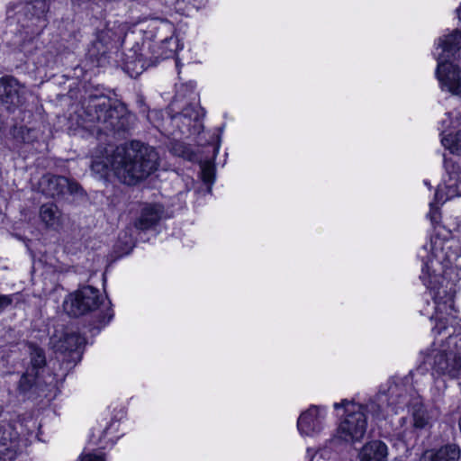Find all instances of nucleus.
<instances>
[{
  "instance_id": "f257e3e1",
  "label": "nucleus",
  "mask_w": 461,
  "mask_h": 461,
  "mask_svg": "<svg viewBox=\"0 0 461 461\" xmlns=\"http://www.w3.org/2000/svg\"><path fill=\"white\" fill-rule=\"evenodd\" d=\"M158 167V154L149 146L139 141L121 145L107 150L105 162L95 160L92 169L103 173L111 168L124 184L131 185L145 179Z\"/></svg>"
},
{
  "instance_id": "f03ea898",
  "label": "nucleus",
  "mask_w": 461,
  "mask_h": 461,
  "mask_svg": "<svg viewBox=\"0 0 461 461\" xmlns=\"http://www.w3.org/2000/svg\"><path fill=\"white\" fill-rule=\"evenodd\" d=\"M441 243L438 238H435L431 239L429 243L423 247L428 255L421 256L423 266L420 279L429 290L435 304L436 313L450 315L454 311L456 285L450 280L453 271L444 270Z\"/></svg>"
},
{
  "instance_id": "7ed1b4c3",
  "label": "nucleus",
  "mask_w": 461,
  "mask_h": 461,
  "mask_svg": "<svg viewBox=\"0 0 461 461\" xmlns=\"http://www.w3.org/2000/svg\"><path fill=\"white\" fill-rule=\"evenodd\" d=\"M453 326L449 327L439 319L432 331L435 334H447L445 344L440 348L433 349L427 362L433 374L447 375L450 378H461V332H456ZM461 329V324H460Z\"/></svg>"
},
{
  "instance_id": "20e7f679",
  "label": "nucleus",
  "mask_w": 461,
  "mask_h": 461,
  "mask_svg": "<svg viewBox=\"0 0 461 461\" xmlns=\"http://www.w3.org/2000/svg\"><path fill=\"white\" fill-rule=\"evenodd\" d=\"M144 32L145 46L148 43L149 54H142L149 65H155L162 59L173 58L180 49L177 38L174 36V25L166 20L150 19L147 26L140 24Z\"/></svg>"
},
{
  "instance_id": "39448f33",
  "label": "nucleus",
  "mask_w": 461,
  "mask_h": 461,
  "mask_svg": "<svg viewBox=\"0 0 461 461\" xmlns=\"http://www.w3.org/2000/svg\"><path fill=\"white\" fill-rule=\"evenodd\" d=\"M101 303L99 291L92 286H84L65 299L63 308L69 316L79 317L97 310Z\"/></svg>"
},
{
  "instance_id": "423d86ee",
  "label": "nucleus",
  "mask_w": 461,
  "mask_h": 461,
  "mask_svg": "<svg viewBox=\"0 0 461 461\" xmlns=\"http://www.w3.org/2000/svg\"><path fill=\"white\" fill-rule=\"evenodd\" d=\"M367 421L363 407L352 404V410L348 408V414L337 429L336 437L345 442H355L362 439L366 434Z\"/></svg>"
},
{
  "instance_id": "0eeeda50",
  "label": "nucleus",
  "mask_w": 461,
  "mask_h": 461,
  "mask_svg": "<svg viewBox=\"0 0 461 461\" xmlns=\"http://www.w3.org/2000/svg\"><path fill=\"white\" fill-rule=\"evenodd\" d=\"M39 188L46 197L56 198L69 194L73 199L83 200L86 198V194L81 186L77 182L64 176L45 175L39 182Z\"/></svg>"
},
{
  "instance_id": "6e6552de",
  "label": "nucleus",
  "mask_w": 461,
  "mask_h": 461,
  "mask_svg": "<svg viewBox=\"0 0 461 461\" xmlns=\"http://www.w3.org/2000/svg\"><path fill=\"white\" fill-rule=\"evenodd\" d=\"M85 342V339L73 330L65 331L60 336H54L50 341L54 351L62 357V360L74 365L81 359Z\"/></svg>"
},
{
  "instance_id": "1a4fd4ad",
  "label": "nucleus",
  "mask_w": 461,
  "mask_h": 461,
  "mask_svg": "<svg viewBox=\"0 0 461 461\" xmlns=\"http://www.w3.org/2000/svg\"><path fill=\"white\" fill-rule=\"evenodd\" d=\"M436 75L443 91L461 96V67L451 62H439Z\"/></svg>"
},
{
  "instance_id": "9d476101",
  "label": "nucleus",
  "mask_w": 461,
  "mask_h": 461,
  "mask_svg": "<svg viewBox=\"0 0 461 461\" xmlns=\"http://www.w3.org/2000/svg\"><path fill=\"white\" fill-rule=\"evenodd\" d=\"M25 86L14 77L0 78V101L8 110L22 105L25 100Z\"/></svg>"
},
{
  "instance_id": "9b49d317",
  "label": "nucleus",
  "mask_w": 461,
  "mask_h": 461,
  "mask_svg": "<svg viewBox=\"0 0 461 461\" xmlns=\"http://www.w3.org/2000/svg\"><path fill=\"white\" fill-rule=\"evenodd\" d=\"M325 417L324 408L312 405L298 418L297 428L301 434L313 436L322 429V420Z\"/></svg>"
},
{
  "instance_id": "f8f14e48",
  "label": "nucleus",
  "mask_w": 461,
  "mask_h": 461,
  "mask_svg": "<svg viewBox=\"0 0 461 461\" xmlns=\"http://www.w3.org/2000/svg\"><path fill=\"white\" fill-rule=\"evenodd\" d=\"M18 452V432L11 424H0V461H14Z\"/></svg>"
},
{
  "instance_id": "ddd939ff",
  "label": "nucleus",
  "mask_w": 461,
  "mask_h": 461,
  "mask_svg": "<svg viewBox=\"0 0 461 461\" xmlns=\"http://www.w3.org/2000/svg\"><path fill=\"white\" fill-rule=\"evenodd\" d=\"M172 216V212L165 210L162 203H149L140 212L132 222L133 227L139 230H147L162 220Z\"/></svg>"
},
{
  "instance_id": "4468645a",
  "label": "nucleus",
  "mask_w": 461,
  "mask_h": 461,
  "mask_svg": "<svg viewBox=\"0 0 461 461\" xmlns=\"http://www.w3.org/2000/svg\"><path fill=\"white\" fill-rule=\"evenodd\" d=\"M96 119L97 122L101 124L97 128L98 131L104 132L124 131L128 122L123 107H121L120 110L117 108L100 109Z\"/></svg>"
},
{
  "instance_id": "2eb2a0df",
  "label": "nucleus",
  "mask_w": 461,
  "mask_h": 461,
  "mask_svg": "<svg viewBox=\"0 0 461 461\" xmlns=\"http://www.w3.org/2000/svg\"><path fill=\"white\" fill-rule=\"evenodd\" d=\"M461 49V32L457 30L451 33L438 38L436 42V52L434 56L439 62H449L448 60L455 57Z\"/></svg>"
},
{
  "instance_id": "dca6fc26",
  "label": "nucleus",
  "mask_w": 461,
  "mask_h": 461,
  "mask_svg": "<svg viewBox=\"0 0 461 461\" xmlns=\"http://www.w3.org/2000/svg\"><path fill=\"white\" fill-rule=\"evenodd\" d=\"M124 35V28L116 23H110L107 26L99 31L96 34V41L93 47L96 49L97 53H104L109 46L120 44Z\"/></svg>"
},
{
  "instance_id": "f3484780",
  "label": "nucleus",
  "mask_w": 461,
  "mask_h": 461,
  "mask_svg": "<svg viewBox=\"0 0 461 461\" xmlns=\"http://www.w3.org/2000/svg\"><path fill=\"white\" fill-rule=\"evenodd\" d=\"M461 450L456 444H447L440 447L425 450L420 461H459Z\"/></svg>"
},
{
  "instance_id": "a211bd4d",
  "label": "nucleus",
  "mask_w": 461,
  "mask_h": 461,
  "mask_svg": "<svg viewBox=\"0 0 461 461\" xmlns=\"http://www.w3.org/2000/svg\"><path fill=\"white\" fill-rule=\"evenodd\" d=\"M388 447L382 440L375 439L366 442L358 453L359 461H387Z\"/></svg>"
},
{
  "instance_id": "6ab92c4d",
  "label": "nucleus",
  "mask_w": 461,
  "mask_h": 461,
  "mask_svg": "<svg viewBox=\"0 0 461 461\" xmlns=\"http://www.w3.org/2000/svg\"><path fill=\"white\" fill-rule=\"evenodd\" d=\"M360 405L363 407V411L366 415V413H369L375 420L384 419L385 408L389 406L388 399L384 393H376L366 404Z\"/></svg>"
},
{
  "instance_id": "aec40b11",
  "label": "nucleus",
  "mask_w": 461,
  "mask_h": 461,
  "mask_svg": "<svg viewBox=\"0 0 461 461\" xmlns=\"http://www.w3.org/2000/svg\"><path fill=\"white\" fill-rule=\"evenodd\" d=\"M40 217L48 228L57 230L61 226L62 215L56 203H42Z\"/></svg>"
},
{
  "instance_id": "412c9836",
  "label": "nucleus",
  "mask_w": 461,
  "mask_h": 461,
  "mask_svg": "<svg viewBox=\"0 0 461 461\" xmlns=\"http://www.w3.org/2000/svg\"><path fill=\"white\" fill-rule=\"evenodd\" d=\"M379 393H384L386 394L389 406H399L404 403L407 399L404 385L394 382L388 385L386 391H380Z\"/></svg>"
},
{
  "instance_id": "4be33fe9",
  "label": "nucleus",
  "mask_w": 461,
  "mask_h": 461,
  "mask_svg": "<svg viewBox=\"0 0 461 461\" xmlns=\"http://www.w3.org/2000/svg\"><path fill=\"white\" fill-rule=\"evenodd\" d=\"M413 427L416 429H424L429 425V416L424 405L415 401L411 407Z\"/></svg>"
},
{
  "instance_id": "5701e85b",
  "label": "nucleus",
  "mask_w": 461,
  "mask_h": 461,
  "mask_svg": "<svg viewBox=\"0 0 461 461\" xmlns=\"http://www.w3.org/2000/svg\"><path fill=\"white\" fill-rule=\"evenodd\" d=\"M31 358L32 369L30 371L36 373L46 366V356L44 350L36 344L30 342L27 345Z\"/></svg>"
},
{
  "instance_id": "b1692460",
  "label": "nucleus",
  "mask_w": 461,
  "mask_h": 461,
  "mask_svg": "<svg viewBox=\"0 0 461 461\" xmlns=\"http://www.w3.org/2000/svg\"><path fill=\"white\" fill-rule=\"evenodd\" d=\"M461 196V184L450 182L445 185H440L436 193L438 201L448 202L452 199Z\"/></svg>"
},
{
  "instance_id": "393cba45",
  "label": "nucleus",
  "mask_w": 461,
  "mask_h": 461,
  "mask_svg": "<svg viewBox=\"0 0 461 461\" xmlns=\"http://www.w3.org/2000/svg\"><path fill=\"white\" fill-rule=\"evenodd\" d=\"M442 145L452 154L461 155V130L454 135L448 134L441 138Z\"/></svg>"
},
{
  "instance_id": "a878e982",
  "label": "nucleus",
  "mask_w": 461,
  "mask_h": 461,
  "mask_svg": "<svg viewBox=\"0 0 461 461\" xmlns=\"http://www.w3.org/2000/svg\"><path fill=\"white\" fill-rule=\"evenodd\" d=\"M82 233L81 230L77 227L73 228L69 234L64 238L65 249L68 251L77 250L82 246Z\"/></svg>"
},
{
  "instance_id": "bb28decb",
  "label": "nucleus",
  "mask_w": 461,
  "mask_h": 461,
  "mask_svg": "<svg viewBox=\"0 0 461 461\" xmlns=\"http://www.w3.org/2000/svg\"><path fill=\"white\" fill-rule=\"evenodd\" d=\"M37 374L29 369L21 376L18 383L20 393L26 394L35 385Z\"/></svg>"
},
{
  "instance_id": "cd10ccee",
  "label": "nucleus",
  "mask_w": 461,
  "mask_h": 461,
  "mask_svg": "<svg viewBox=\"0 0 461 461\" xmlns=\"http://www.w3.org/2000/svg\"><path fill=\"white\" fill-rule=\"evenodd\" d=\"M149 66V62L146 61L145 58L140 55V58L137 60H129L127 59L125 62V68L128 71L131 70L132 74H131V77H133V74L139 75L141 73L146 67Z\"/></svg>"
},
{
  "instance_id": "c85d7f7f",
  "label": "nucleus",
  "mask_w": 461,
  "mask_h": 461,
  "mask_svg": "<svg viewBox=\"0 0 461 461\" xmlns=\"http://www.w3.org/2000/svg\"><path fill=\"white\" fill-rule=\"evenodd\" d=\"M131 231V228L128 227L119 236V242L123 243V248L122 249L123 254H128L135 246V240Z\"/></svg>"
},
{
  "instance_id": "c756f323",
  "label": "nucleus",
  "mask_w": 461,
  "mask_h": 461,
  "mask_svg": "<svg viewBox=\"0 0 461 461\" xmlns=\"http://www.w3.org/2000/svg\"><path fill=\"white\" fill-rule=\"evenodd\" d=\"M203 180L205 183H212L214 178V166L212 162L206 161L201 165Z\"/></svg>"
},
{
  "instance_id": "7c9ffc66",
  "label": "nucleus",
  "mask_w": 461,
  "mask_h": 461,
  "mask_svg": "<svg viewBox=\"0 0 461 461\" xmlns=\"http://www.w3.org/2000/svg\"><path fill=\"white\" fill-rule=\"evenodd\" d=\"M428 216L432 224H438L441 221V210L438 203H430Z\"/></svg>"
},
{
  "instance_id": "2f4dec72",
  "label": "nucleus",
  "mask_w": 461,
  "mask_h": 461,
  "mask_svg": "<svg viewBox=\"0 0 461 461\" xmlns=\"http://www.w3.org/2000/svg\"><path fill=\"white\" fill-rule=\"evenodd\" d=\"M81 461H105L103 454L87 453L81 456Z\"/></svg>"
},
{
  "instance_id": "473e14b6",
  "label": "nucleus",
  "mask_w": 461,
  "mask_h": 461,
  "mask_svg": "<svg viewBox=\"0 0 461 461\" xmlns=\"http://www.w3.org/2000/svg\"><path fill=\"white\" fill-rule=\"evenodd\" d=\"M13 303L12 295H0V312L6 309Z\"/></svg>"
},
{
  "instance_id": "72a5a7b5",
  "label": "nucleus",
  "mask_w": 461,
  "mask_h": 461,
  "mask_svg": "<svg viewBox=\"0 0 461 461\" xmlns=\"http://www.w3.org/2000/svg\"><path fill=\"white\" fill-rule=\"evenodd\" d=\"M352 404L355 403L348 402V400H343L340 402H335L333 406L335 409L345 408L346 411L348 412V408L352 410Z\"/></svg>"
},
{
  "instance_id": "f704fd0d",
  "label": "nucleus",
  "mask_w": 461,
  "mask_h": 461,
  "mask_svg": "<svg viewBox=\"0 0 461 461\" xmlns=\"http://www.w3.org/2000/svg\"><path fill=\"white\" fill-rule=\"evenodd\" d=\"M442 124H443L442 125L443 130H446L447 128H448L450 126L451 122H449L447 123L446 121H443Z\"/></svg>"
},
{
  "instance_id": "c9c22d12",
  "label": "nucleus",
  "mask_w": 461,
  "mask_h": 461,
  "mask_svg": "<svg viewBox=\"0 0 461 461\" xmlns=\"http://www.w3.org/2000/svg\"><path fill=\"white\" fill-rule=\"evenodd\" d=\"M456 12H457L458 18L461 20V5L459 6V8H457Z\"/></svg>"
},
{
  "instance_id": "e433bc0d",
  "label": "nucleus",
  "mask_w": 461,
  "mask_h": 461,
  "mask_svg": "<svg viewBox=\"0 0 461 461\" xmlns=\"http://www.w3.org/2000/svg\"><path fill=\"white\" fill-rule=\"evenodd\" d=\"M184 115H185V116H189V115H190V114L188 113L187 109H185V110L184 111Z\"/></svg>"
}]
</instances>
